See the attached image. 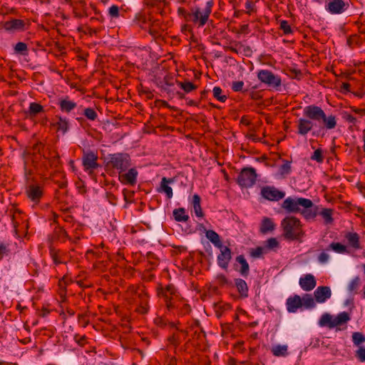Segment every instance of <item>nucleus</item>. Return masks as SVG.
Segmentation results:
<instances>
[{"label": "nucleus", "mask_w": 365, "mask_h": 365, "mask_svg": "<svg viewBox=\"0 0 365 365\" xmlns=\"http://www.w3.org/2000/svg\"><path fill=\"white\" fill-rule=\"evenodd\" d=\"M303 118H299L297 123V133L306 136L312 131V135H318L324 128L331 130L336 126V116L327 115L324 110L316 105L305 106L303 109Z\"/></svg>", "instance_id": "obj_1"}, {"label": "nucleus", "mask_w": 365, "mask_h": 365, "mask_svg": "<svg viewBox=\"0 0 365 365\" xmlns=\"http://www.w3.org/2000/svg\"><path fill=\"white\" fill-rule=\"evenodd\" d=\"M281 227L283 236L287 240H298L304 235L301 221L296 217H285L281 222Z\"/></svg>", "instance_id": "obj_2"}, {"label": "nucleus", "mask_w": 365, "mask_h": 365, "mask_svg": "<svg viewBox=\"0 0 365 365\" xmlns=\"http://www.w3.org/2000/svg\"><path fill=\"white\" fill-rule=\"evenodd\" d=\"M213 5V1L210 0L207 1L203 9L198 6L192 9L190 15H188V17L190 19V21L198 27L204 26L209 20Z\"/></svg>", "instance_id": "obj_3"}, {"label": "nucleus", "mask_w": 365, "mask_h": 365, "mask_svg": "<svg viewBox=\"0 0 365 365\" xmlns=\"http://www.w3.org/2000/svg\"><path fill=\"white\" fill-rule=\"evenodd\" d=\"M313 205V202L309 199L303 197L292 198L288 197L283 201L282 208L289 213H298L300 212V207L303 208H310L312 207Z\"/></svg>", "instance_id": "obj_4"}, {"label": "nucleus", "mask_w": 365, "mask_h": 365, "mask_svg": "<svg viewBox=\"0 0 365 365\" xmlns=\"http://www.w3.org/2000/svg\"><path fill=\"white\" fill-rule=\"evenodd\" d=\"M106 165L108 168L115 169L119 173H121L130 167V156L126 153H122L109 155Z\"/></svg>", "instance_id": "obj_5"}, {"label": "nucleus", "mask_w": 365, "mask_h": 365, "mask_svg": "<svg viewBox=\"0 0 365 365\" xmlns=\"http://www.w3.org/2000/svg\"><path fill=\"white\" fill-rule=\"evenodd\" d=\"M15 235L18 237L24 235L29 228L28 218L21 211L16 210L11 216Z\"/></svg>", "instance_id": "obj_6"}, {"label": "nucleus", "mask_w": 365, "mask_h": 365, "mask_svg": "<svg viewBox=\"0 0 365 365\" xmlns=\"http://www.w3.org/2000/svg\"><path fill=\"white\" fill-rule=\"evenodd\" d=\"M259 81L269 88L278 90L282 85L281 77L269 70L261 69L257 72Z\"/></svg>", "instance_id": "obj_7"}, {"label": "nucleus", "mask_w": 365, "mask_h": 365, "mask_svg": "<svg viewBox=\"0 0 365 365\" xmlns=\"http://www.w3.org/2000/svg\"><path fill=\"white\" fill-rule=\"evenodd\" d=\"M25 194L34 205H38L44 195V186L42 184L31 182L26 186Z\"/></svg>", "instance_id": "obj_8"}, {"label": "nucleus", "mask_w": 365, "mask_h": 365, "mask_svg": "<svg viewBox=\"0 0 365 365\" xmlns=\"http://www.w3.org/2000/svg\"><path fill=\"white\" fill-rule=\"evenodd\" d=\"M257 175L253 168H243L237 176V183L243 187H250L256 182Z\"/></svg>", "instance_id": "obj_9"}, {"label": "nucleus", "mask_w": 365, "mask_h": 365, "mask_svg": "<svg viewBox=\"0 0 365 365\" xmlns=\"http://www.w3.org/2000/svg\"><path fill=\"white\" fill-rule=\"evenodd\" d=\"M349 6V0H328L324 9L330 14L339 15L346 12Z\"/></svg>", "instance_id": "obj_10"}, {"label": "nucleus", "mask_w": 365, "mask_h": 365, "mask_svg": "<svg viewBox=\"0 0 365 365\" xmlns=\"http://www.w3.org/2000/svg\"><path fill=\"white\" fill-rule=\"evenodd\" d=\"M98 155L93 151L83 152L82 157V163L86 171L91 173L95 169L99 167L98 163Z\"/></svg>", "instance_id": "obj_11"}, {"label": "nucleus", "mask_w": 365, "mask_h": 365, "mask_svg": "<svg viewBox=\"0 0 365 365\" xmlns=\"http://www.w3.org/2000/svg\"><path fill=\"white\" fill-rule=\"evenodd\" d=\"M260 194L262 197L269 201H279L285 196V192L274 186H264L261 189Z\"/></svg>", "instance_id": "obj_12"}, {"label": "nucleus", "mask_w": 365, "mask_h": 365, "mask_svg": "<svg viewBox=\"0 0 365 365\" xmlns=\"http://www.w3.org/2000/svg\"><path fill=\"white\" fill-rule=\"evenodd\" d=\"M218 248L220 250V253L217 256V264L221 268L226 269L232 259L231 250L228 247L223 246L222 245Z\"/></svg>", "instance_id": "obj_13"}, {"label": "nucleus", "mask_w": 365, "mask_h": 365, "mask_svg": "<svg viewBox=\"0 0 365 365\" xmlns=\"http://www.w3.org/2000/svg\"><path fill=\"white\" fill-rule=\"evenodd\" d=\"M138 173L135 168H130L125 173H119L118 180L124 185H134L137 182Z\"/></svg>", "instance_id": "obj_14"}, {"label": "nucleus", "mask_w": 365, "mask_h": 365, "mask_svg": "<svg viewBox=\"0 0 365 365\" xmlns=\"http://www.w3.org/2000/svg\"><path fill=\"white\" fill-rule=\"evenodd\" d=\"M174 182V180L173 178H167L163 177L161 179L160 187L158 188V192H164L166 195L168 199H170L173 197V189L168 184H171Z\"/></svg>", "instance_id": "obj_15"}, {"label": "nucleus", "mask_w": 365, "mask_h": 365, "mask_svg": "<svg viewBox=\"0 0 365 365\" xmlns=\"http://www.w3.org/2000/svg\"><path fill=\"white\" fill-rule=\"evenodd\" d=\"M317 282L312 274H306L299 279V285L304 291H311L316 287Z\"/></svg>", "instance_id": "obj_16"}, {"label": "nucleus", "mask_w": 365, "mask_h": 365, "mask_svg": "<svg viewBox=\"0 0 365 365\" xmlns=\"http://www.w3.org/2000/svg\"><path fill=\"white\" fill-rule=\"evenodd\" d=\"M58 106L62 112L68 113L77 106V104L66 96L59 100Z\"/></svg>", "instance_id": "obj_17"}, {"label": "nucleus", "mask_w": 365, "mask_h": 365, "mask_svg": "<svg viewBox=\"0 0 365 365\" xmlns=\"http://www.w3.org/2000/svg\"><path fill=\"white\" fill-rule=\"evenodd\" d=\"M213 307L215 309V315L217 318L222 317V315L231 309L230 304L225 302L222 300H219L217 302H214Z\"/></svg>", "instance_id": "obj_18"}, {"label": "nucleus", "mask_w": 365, "mask_h": 365, "mask_svg": "<svg viewBox=\"0 0 365 365\" xmlns=\"http://www.w3.org/2000/svg\"><path fill=\"white\" fill-rule=\"evenodd\" d=\"M345 238L349 245L354 250L361 249L359 242V235L356 232H348L345 235Z\"/></svg>", "instance_id": "obj_19"}, {"label": "nucleus", "mask_w": 365, "mask_h": 365, "mask_svg": "<svg viewBox=\"0 0 365 365\" xmlns=\"http://www.w3.org/2000/svg\"><path fill=\"white\" fill-rule=\"evenodd\" d=\"M275 224L272 219L264 217L262 220V222L259 227V231L262 234H266L269 232H272L275 229Z\"/></svg>", "instance_id": "obj_20"}, {"label": "nucleus", "mask_w": 365, "mask_h": 365, "mask_svg": "<svg viewBox=\"0 0 365 365\" xmlns=\"http://www.w3.org/2000/svg\"><path fill=\"white\" fill-rule=\"evenodd\" d=\"M25 22L21 19H13L5 23V29L8 31H24Z\"/></svg>", "instance_id": "obj_21"}, {"label": "nucleus", "mask_w": 365, "mask_h": 365, "mask_svg": "<svg viewBox=\"0 0 365 365\" xmlns=\"http://www.w3.org/2000/svg\"><path fill=\"white\" fill-rule=\"evenodd\" d=\"M305 298H302L304 299ZM287 310L289 312H295L298 308L302 306V298H287Z\"/></svg>", "instance_id": "obj_22"}, {"label": "nucleus", "mask_w": 365, "mask_h": 365, "mask_svg": "<svg viewBox=\"0 0 365 365\" xmlns=\"http://www.w3.org/2000/svg\"><path fill=\"white\" fill-rule=\"evenodd\" d=\"M319 324L321 327H328L329 329H332L336 327L334 318L329 314H324L319 322Z\"/></svg>", "instance_id": "obj_23"}, {"label": "nucleus", "mask_w": 365, "mask_h": 365, "mask_svg": "<svg viewBox=\"0 0 365 365\" xmlns=\"http://www.w3.org/2000/svg\"><path fill=\"white\" fill-rule=\"evenodd\" d=\"M56 119H57V121L53 123V125L56 127L58 131H61L63 133H66L69 127L68 120L60 115H56Z\"/></svg>", "instance_id": "obj_24"}, {"label": "nucleus", "mask_w": 365, "mask_h": 365, "mask_svg": "<svg viewBox=\"0 0 365 365\" xmlns=\"http://www.w3.org/2000/svg\"><path fill=\"white\" fill-rule=\"evenodd\" d=\"M201 198L199 195L195 194L192 196V205L197 217H202L204 214L200 205Z\"/></svg>", "instance_id": "obj_25"}, {"label": "nucleus", "mask_w": 365, "mask_h": 365, "mask_svg": "<svg viewBox=\"0 0 365 365\" xmlns=\"http://www.w3.org/2000/svg\"><path fill=\"white\" fill-rule=\"evenodd\" d=\"M50 256L56 265L63 263V252L53 247L50 248Z\"/></svg>", "instance_id": "obj_26"}, {"label": "nucleus", "mask_w": 365, "mask_h": 365, "mask_svg": "<svg viewBox=\"0 0 365 365\" xmlns=\"http://www.w3.org/2000/svg\"><path fill=\"white\" fill-rule=\"evenodd\" d=\"M236 261L241 265V268L239 269L240 274L244 277L247 276L250 267L245 257L243 255H239L236 257Z\"/></svg>", "instance_id": "obj_27"}, {"label": "nucleus", "mask_w": 365, "mask_h": 365, "mask_svg": "<svg viewBox=\"0 0 365 365\" xmlns=\"http://www.w3.org/2000/svg\"><path fill=\"white\" fill-rule=\"evenodd\" d=\"M207 238L216 247H220L222 242L219 235L214 230H207L205 233Z\"/></svg>", "instance_id": "obj_28"}, {"label": "nucleus", "mask_w": 365, "mask_h": 365, "mask_svg": "<svg viewBox=\"0 0 365 365\" xmlns=\"http://www.w3.org/2000/svg\"><path fill=\"white\" fill-rule=\"evenodd\" d=\"M173 217L177 222H187L189 220L188 215L182 207L175 209L173 210Z\"/></svg>", "instance_id": "obj_29"}, {"label": "nucleus", "mask_w": 365, "mask_h": 365, "mask_svg": "<svg viewBox=\"0 0 365 365\" xmlns=\"http://www.w3.org/2000/svg\"><path fill=\"white\" fill-rule=\"evenodd\" d=\"M361 279L359 276H356L354 279H352L347 286V290L349 291V294H357V290L359 289Z\"/></svg>", "instance_id": "obj_30"}, {"label": "nucleus", "mask_w": 365, "mask_h": 365, "mask_svg": "<svg viewBox=\"0 0 365 365\" xmlns=\"http://www.w3.org/2000/svg\"><path fill=\"white\" fill-rule=\"evenodd\" d=\"M333 212H334V210L331 208H323L320 211L319 215L322 217V218L324 219V223L328 225V224H331L334 221V219L332 217Z\"/></svg>", "instance_id": "obj_31"}, {"label": "nucleus", "mask_w": 365, "mask_h": 365, "mask_svg": "<svg viewBox=\"0 0 365 365\" xmlns=\"http://www.w3.org/2000/svg\"><path fill=\"white\" fill-rule=\"evenodd\" d=\"M175 294L176 289L173 284H168L165 288L158 289V294L161 297H171Z\"/></svg>", "instance_id": "obj_32"}, {"label": "nucleus", "mask_w": 365, "mask_h": 365, "mask_svg": "<svg viewBox=\"0 0 365 365\" xmlns=\"http://www.w3.org/2000/svg\"><path fill=\"white\" fill-rule=\"evenodd\" d=\"M279 247V243L275 237L269 238L264 242V248H265L266 252L269 251H276Z\"/></svg>", "instance_id": "obj_33"}, {"label": "nucleus", "mask_w": 365, "mask_h": 365, "mask_svg": "<svg viewBox=\"0 0 365 365\" xmlns=\"http://www.w3.org/2000/svg\"><path fill=\"white\" fill-rule=\"evenodd\" d=\"M317 207L313 206L310 208H303L300 210V213L306 220H310L314 219L317 215Z\"/></svg>", "instance_id": "obj_34"}, {"label": "nucleus", "mask_w": 365, "mask_h": 365, "mask_svg": "<svg viewBox=\"0 0 365 365\" xmlns=\"http://www.w3.org/2000/svg\"><path fill=\"white\" fill-rule=\"evenodd\" d=\"M180 304H182V300L178 298H166L165 306L168 311L178 309Z\"/></svg>", "instance_id": "obj_35"}, {"label": "nucleus", "mask_w": 365, "mask_h": 365, "mask_svg": "<svg viewBox=\"0 0 365 365\" xmlns=\"http://www.w3.org/2000/svg\"><path fill=\"white\" fill-rule=\"evenodd\" d=\"M235 284L237 288V290L241 294V297H247L248 287L246 282L242 279H237L235 281Z\"/></svg>", "instance_id": "obj_36"}, {"label": "nucleus", "mask_w": 365, "mask_h": 365, "mask_svg": "<svg viewBox=\"0 0 365 365\" xmlns=\"http://www.w3.org/2000/svg\"><path fill=\"white\" fill-rule=\"evenodd\" d=\"M43 111V107L39 103L33 102L29 104V112L31 115L36 116Z\"/></svg>", "instance_id": "obj_37"}, {"label": "nucleus", "mask_w": 365, "mask_h": 365, "mask_svg": "<svg viewBox=\"0 0 365 365\" xmlns=\"http://www.w3.org/2000/svg\"><path fill=\"white\" fill-rule=\"evenodd\" d=\"M272 354L276 356H284L287 354V345H277L272 349Z\"/></svg>", "instance_id": "obj_38"}, {"label": "nucleus", "mask_w": 365, "mask_h": 365, "mask_svg": "<svg viewBox=\"0 0 365 365\" xmlns=\"http://www.w3.org/2000/svg\"><path fill=\"white\" fill-rule=\"evenodd\" d=\"M331 289L329 287H318L314 292V297H331Z\"/></svg>", "instance_id": "obj_39"}, {"label": "nucleus", "mask_w": 365, "mask_h": 365, "mask_svg": "<svg viewBox=\"0 0 365 365\" xmlns=\"http://www.w3.org/2000/svg\"><path fill=\"white\" fill-rule=\"evenodd\" d=\"M135 21L139 24L140 27L145 28L149 24L150 19L146 16L145 14L138 13L135 17Z\"/></svg>", "instance_id": "obj_40"}, {"label": "nucleus", "mask_w": 365, "mask_h": 365, "mask_svg": "<svg viewBox=\"0 0 365 365\" xmlns=\"http://www.w3.org/2000/svg\"><path fill=\"white\" fill-rule=\"evenodd\" d=\"M54 234L56 238L62 242H65L67 239H68V233L61 227H56L55 229Z\"/></svg>", "instance_id": "obj_41"}, {"label": "nucleus", "mask_w": 365, "mask_h": 365, "mask_svg": "<svg viewBox=\"0 0 365 365\" xmlns=\"http://www.w3.org/2000/svg\"><path fill=\"white\" fill-rule=\"evenodd\" d=\"M350 319L348 313L344 312L339 314L336 317L334 318L336 327L341 325L344 323H346Z\"/></svg>", "instance_id": "obj_42"}, {"label": "nucleus", "mask_w": 365, "mask_h": 365, "mask_svg": "<svg viewBox=\"0 0 365 365\" xmlns=\"http://www.w3.org/2000/svg\"><path fill=\"white\" fill-rule=\"evenodd\" d=\"M154 323L156 326L161 327V328L165 327L168 324L170 327H175L174 323L169 322L167 319H165V318L161 317H157L156 318H155Z\"/></svg>", "instance_id": "obj_43"}, {"label": "nucleus", "mask_w": 365, "mask_h": 365, "mask_svg": "<svg viewBox=\"0 0 365 365\" xmlns=\"http://www.w3.org/2000/svg\"><path fill=\"white\" fill-rule=\"evenodd\" d=\"M267 253L265 251V248L264 247H257L254 249H251L250 254V256L253 258H260L262 257L264 254Z\"/></svg>", "instance_id": "obj_44"}, {"label": "nucleus", "mask_w": 365, "mask_h": 365, "mask_svg": "<svg viewBox=\"0 0 365 365\" xmlns=\"http://www.w3.org/2000/svg\"><path fill=\"white\" fill-rule=\"evenodd\" d=\"M178 85L186 93H190L197 88V86L190 81L178 82Z\"/></svg>", "instance_id": "obj_45"}, {"label": "nucleus", "mask_w": 365, "mask_h": 365, "mask_svg": "<svg viewBox=\"0 0 365 365\" xmlns=\"http://www.w3.org/2000/svg\"><path fill=\"white\" fill-rule=\"evenodd\" d=\"M346 43L350 48H354L361 43V38L356 34L351 35L347 38Z\"/></svg>", "instance_id": "obj_46"}, {"label": "nucleus", "mask_w": 365, "mask_h": 365, "mask_svg": "<svg viewBox=\"0 0 365 365\" xmlns=\"http://www.w3.org/2000/svg\"><path fill=\"white\" fill-rule=\"evenodd\" d=\"M352 341L354 345L359 346L365 341V336L361 332H354L352 334Z\"/></svg>", "instance_id": "obj_47"}, {"label": "nucleus", "mask_w": 365, "mask_h": 365, "mask_svg": "<svg viewBox=\"0 0 365 365\" xmlns=\"http://www.w3.org/2000/svg\"><path fill=\"white\" fill-rule=\"evenodd\" d=\"M213 96L216 99L222 103L225 102L227 98L225 95H222V90L218 86L214 87Z\"/></svg>", "instance_id": "obj_48"}, {"label": "nucleus", "mask_w": 365, "mask_h": 365, "mask_svg": "<svg viewBox=\"0 0 365 365\" xmlns=\"http://www.w3.org/2000/svg\"><path fill=\"white\" fill-rule=\"evenodd\" d=\"M83 114L86 118L90 120H95L98 117L96 111L92 108H85L83 110Z\"/></svg>", "instance_id": "obj_49"}, {"label": "nucleus", "mask_w": 365, "mask_h": 365, "mask_svg": "<svg viewBox=\"0 0 365 365\" xmlns=\"http://www.w3.org/2000/svg\"><path fill=\"white\" fill-rule=\"evenodd\" d=\"M291 162L287 160H283V164L280 166L279 171L282 175H288L291 173Z\"/></svg>", "instance_id": "obj_50"}, {"label": "nucleus", "mask_w": 365, "mask_h": 365, "mask_svg": "<svg viewBox=\"0 0 365 365\" xmlns=\"http://www.w3.org/2000/svg\"><path fill=\"white\" fill-rule=\"evenodd\" d=\"M330 248L338 253H344L346 252V247L339 242H332L329 245Z\"/></svg>", "instance_id": "obj_51"}, {"label": "nucleus", "mask_w": 365, "mask_h": 365, "mask_svg": "<svg viewBox=\"0 0 365 365\" xmlns=\"http://www.w3.org/2000/svg\"><path fill=\"white\" fill-rule=\"evenodd\" d=\"M14 51L17 53L26 55L28 51L27 45L24 42H19L16 44L14 47Z\"/></svg>", "instance_id": "obj_52"}, {"label": "nucleus", "mask_w": 365, "mask_h": 365, "mask_svg": "<svg viewBox=\"0 0 365 365\" xmlns=\"http://www.w3.org/2000/svg\"><path fill=\"white\" fill-rule=\"evenodd\" d=\"M148 309H149L148 302L147 301H143L136 307L135 312L140 314H145L148 313Z\"/></svg>", "instance_id": "obj_53"}, {"label": "nucleus", "mask_w": 365, "mask_h": 365, "mask_svg": "<svg viewBox=\"0 0 365 365\" xmlns=\"http://www.w3.org/2000/svg\"><path fill=\"white\" fill-rule=\"evenodd\" d=\"M311 159L317 161V163H322L324 160V156L322 149H317L311 156Z\"/></svg>", "instance_id": "obj_54"}, {"label": "nucleus", "mask_w": 365, "mask_h": 365, "mask_svg": "<svg viewBox=\"0 0 365 365\" xmlns=\"http://www.w3.org/2000/svg\"><path fill=\"white\" fill-rule=\"evenodd\" d=\"M51 310L52 309L49 307L48 304L43 305L41 309L38 308L36 309L38 315L42 317H46L51 312Z\"/></svg>", "instance_id": "obj_55"}, {"label": "nucleus", "mask_w": 365, "mask_h": 365, "mask_svg": "<svg viewBox=\"0 0 365 365\" xmlns=\"http://www.w3.org/2000/svg\"><path fill=\"white\" fill-rule=\"evenodd\" d=\"M280 29L283 31L285 35L292 33V29L288 22L285 20L281 21Z\"/></svg>", "instance_id": "obj_56"}, {"label": "nucleus", "mask_w": 365, "mask_h": 365, "mask_svg": "<svg viewBox=\"0 0 365 365\" xmlns=\"http://www.w3.org/2000/svg\"><path fill=\"white\" fill-rule=\"evenodd\" d=\"M74 341L81 346H84L87 343V338L85 335L75 334Z\"/></svg>", "instance_id": "obj_57"}, {"label": "nucleus", "mask_w": 365, "mask_h": 365, "mask_svg": "<svg viewBox=\"0 0 365 365\" xmlns=\"http://www.w3.org/2000/svg\"><path fill=\"white\" fill-rule=\"evenodd\" d=\"M342 118L345 121H346L352 125H355L356 123V118L347 112L342 113Z\"/></svg>", "instance_id": "obj_58"}, {"label": "nucleus", "mask_w": 365, "mask_h": 365, "mask_svg": "<svg viewBox=\"0 0 365 365\" xmlns=\"http://www.w3.org/2000/svg\"><path fill=\"white\" fill-rule=\"evenodd\" d=\"M168 341L170 344L177 347L180 344L179 335L174 333L173 335L168 337Z\"/></svg>", "instance_id": "obj_59"}, {"label": "nucleus", "mask_w": 365, "mask_h": 365, "mask_svg": "<svg viewBox=\"0 0 365 365\" xmlns=\"http://www.w3.org/2000/svg\"><path fill=\"white\" fill-rule=\"evenodd\" d=\"M355 356L361 362L365 361V348L360 346L356 351Z\"/></svg>", "instance_id": "obj_60"}, {"label": "nucleus", "mask_w": 365, "mask_h": 365, "mask_svg": "<svg viewBox=\"0 0 365 365\" xmlns=\"http://www.w3.org/2000/svg\"><path fill=\"white\" fill-rule=\"evenodd\" d=\"M49 163L52 167L56 168L58 166L60 160L59 155L57 153L53 152V155L51 156L49 159Z\"/></svg>", "instance_id": "obj_61"}, {"label": "nucleus", "mask_w": 365, "mask_h": 365, "mask_svg": "<svg viewBox=\"0 0 365 365\" xmlns=\"http://www.w3.org/2000/svg\"><path fill=\"white\" fill-rule=\"evenodd\" d=\"M108 14L113 18H118L119 16V7L117 5L111 6L108 9Z\"/></svg>", "instance_id": "obj_62"}, {"label": "nucleus", "mask_w": 365, "mask_h": 365, "mask_svg": "<svg viewBox=\"0 0 365 365\" xmlns=\"http://www.w3.org/2000/svg\"><path fill=\"white\" fill-rule=\"evenodd\" d=\"M243 86H244L243 81H238L232 82L231 88L233 91L239 92V91H242Z\"/></svg>", "instance_id": "obj_63"}, {"label": "nucleus", "mask_w": 365, "mask_h": 365, "mask_svg": "<svg viewBox=\"0 0 365 365\" xmlns=\"http://www.w3.org/2000/svg\"><path fill=\"white\" fill-rule=\"evenodd\" d=\"M8 246L4 242H0V260L9 254Z\"/></svg>", "instance_id": "obj_64"}]
</instances>
